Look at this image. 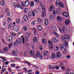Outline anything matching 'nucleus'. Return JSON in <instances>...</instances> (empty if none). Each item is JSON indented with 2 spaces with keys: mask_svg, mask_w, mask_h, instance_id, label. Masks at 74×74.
<instances>
[{
  "mask_svg": "<svg viewBox=\"0 0 74 74\" xmlns=\"http://www.w3.org/2000/svg\"><path fill=\"white\" fill-rule=\"evenodd\" d=\"M70 37V35L69 34L65 35L64 36H62L61 37V39L62 40H68Z\"/></svg>",
  "mask_w": 74,
  "mask_h": 74,
  "instance_id": "f257e3e1",
  "label": "nucleus"
},
{
  "mask_svg": "<svg viewBox=\"0 0 74 74\" xmlns=\"http://www.w3.org/2000/svg\"><path fill=\"white\" fill-rule=\"evenodd\" d=\"M36 55H37V56L38 57H40V58L41 59H42V54H40V53L39 52L37 51H36Z\"/></svg>",
  "mask_w": 74,
  "mask_h": 74,
  "instance_id": "f03ea898",
  "label": "nucleus"
},
{
  "mask_svg": "<svg viewBox=\"0 0 74 74\" xmlns=\"http://www.w3.org/2000/svg\"><path fill=\"white\" fill-rule=\"evenodd\" d=\"M13 30L17 31L18 30V26L16 25H14L13 26Z\"/></svg>",
  "mask_w": 74,
  "mask_h": 74,
  "instance_id": "7ed1b4c3",
  "label": "nucleus"
},
{
  "mask_svg": "<svg viewBox=\"0 0 74 74\" xmlns=\"http://www.w3.org/2000/svg\"><path fill=\"white\" fill-rule=\"evenodd\" d=\"M29 3L30 2L29 0H27L24 3V5L26 6L27 7V6H28V5H29Z\"/></svg>",
  "mask_w": 74,
  "mask_h": 74,
  "instance_id": "20e7f679",
  "label": "nucleus"
},
{
  "mask_svg": "<svg viewBox=\"0 0 74 74\" xmlns=\"http://www.w3.org/2000/svg\"><path fill=\"white\" fill-rule=\"evenodd\" d=\"M7 40L9 42H11L12 41V37L11 36H8L7 39Z\"/></svg>",
  "mask_w": 74,
  "mask_h": 74,
  "instance_id": "39448f33",
  "label": "nucleus"
},
{
  "mask_svg": "<svg viewBox=\"0 0 74 74\" xmlns=\"http://www.w3.org/2000/svg\"><path fill=\"white\" fill-rule=\"evenodd\" d=\"M16 42L18 44H20L22 43V40L20 38H18L16 40Z\"/></svg>",
  "mask_w": 74,
  "mask_h": 74,
  "instance_id": "423d86ee",
  "label": "nucleus"
},
{
  "mask_svg": "<svg viewBox=\"0 0 74 74\" xmlns=\"http://www.w3.org/2000/svg\"><path fill=\"white\" fill-rule=\"evenodd\" d=\"M51 41L52 42H57L58 40L56 38H52L51 39Z\"/></svg>",
  "mask_w": 74,
  "mask_h": 74,
  "instance_id": "0eeeda50",
  "label": "nucleus"
},
{
  "mask_svg": "<svg viewBox=\"0 0 74 74\" xmlns=\"http://www.w3.org/2000/svg\"><path fill=\"white\" fill-rule=\"evenodd\" d=\"M12 54L14 56H17L18 55V51H14L12 52Z\"/></svg>",
  "mask_w": 74,
  "mask_h": 74,
  "instance_id": "6e6552de",
  "label": "nucleus"
},
{
  "mask_svg": "<svg viewBox=\"0 0 74 74\" xmlns=\"http://www.w3.org/2000/svg\"><path fill=\"white\" fill-rule=\"evenodd\" d=\"M13 5L14 7H17L18 8H19V5L17 4L16 2H14L13 3Z\"/></svg>",
  "mask_w": 74,
  "mask_h": 74,
  "instance_id": "1a4fd4ad",
  "label": "nucleus"
},
{
  "mask_svg": "<svg viewBox=\"0 0 74 74\" xmlns=\"http://www.w3.org/2000/svg\"><path fill=\"white\" fill-rule=\"evenodd\" d=\"M23 19L24 20L25 22H27V20H28V18L27 17V16L26 15H25L23 16Z\"/></svg>",
  "mask_w": 74,
  "mask_h": 74,
  "instance_id": "9d476101",
  "label": "nucleus"
},
{
  "mask_svg": "<svg viewBox=\"0 0 74 74\" xmlns=\"http://www.w3.org/2000/svg\"><path fill=\"white\" fill-rule=\"evenodd\" d=\"M56 55L57 58H59L61 56V53L60 52H58Z\"/></svg>",
  "mask_w": 74,
  "mask_h": 74,
  "instance_id": "9b49d317",
  "label": "nucleus"
},
{
  "mask_svg": "<svg viewBox=\"0 0 74 74\" xmlns=\"http://www.w3.org/2000/svg\"><path fill=\"white\" fill-rule=\"evenodd\" d=\"M70 23V21L69 20H67L65 21V23L66 25H68Z\"/></svg>",
  "mask_w": 74,
  "mask_h": 74,
  "instance_id": "f8f14e48",
  "label": "nucleus"
},
{
  "mask_svg": "<svg viewBox=\"0 0 74 74\" xmlns=\"http://www.w3.org/2000/svg\"><path fill=\"white\" fill-rule=\"evenodd\" d=\"M37 38L36 36L34 37L33 38V42L34 43H36L37 42Z\"/></svg>",
  "mask_w": 74,
  "mask_h": 74,
  "instance_id": "ddd939ff",
  "label": "nucleus"
},
{
  "mask_svg": "<svg viewBox=\"0 0 74 74\" xmlns=\"http://www.w3.org/2000/svg\"><path fill=\"white\" fill-rule=\"evenodd\" d=\"M29 53L31 56H33V55L35 54V52L34 51L32 50L30 51H29Z\"/></svg>",
  "mask_w": 74,
  "mask_h": 74,
  "instance_id": "4468645a",
  "label": "nucleus"
},
{
  "mask_svg": "<svg viewBox=\"0 0 74 74\" xmlns=\"http://www.w3.org/2000/svg\"><path fill=\"white\" fill-rule=\"evenodd\" d=\"M59 6H60V7H64V5H63V4L61 2H60L59 3Z\"/></svg>",
  "mask_w": 74,
  "mask_h": 74,
  "instance_id": "2eb2a0df",
  "label": "nucleus"
},
{
  "mask_svg": "<svg viewBox=\"0 0 74 74\" xmlns=\"http://www.w3.org/2000/svg\"><path fill=\"white\" fill-rule=\"evenodd\" d=\"M48 21L47 19H45V25H47L48 24Z\"/></svg>",
  "mask_w": 74,
  "mask_h": 74,
  "instance_id": "dca6fc26",
  "label": "nucleus"
},
{
  "mask_svg": "<svg viewBox=\"0 0 74 74\" xmlns=\"http://www.w3.org/2000/svg\"><path fill=\"white\" fill-rule=\"evenodd\" d=\"M63 44H61L59 46V48L61 50H62V49H63Z\"/></svg>",
  "mask_w": 74,
  "mask_h": 74,
  "instance_id": "f3484780",
  "label": "nucleus"
},
{
  "mask_svg": "<svg viewBox=\"0 0 74 74\" xmlns=\"http://www.w3.org/2000/svg\"><path fill=\"white\" fill-rule=\"evenodd\" d=\"M42 42L43 43V44H47V41L46 40V39H45L43 38L42 40Z\"/></svg>",
  "mask_w": 74,
  "mask_h": 74,
  "instance_id": "a211bd4d",
  "label": "nucleus"
},
{
  "mask_svg": "<svg viewBox=\"0 0 74 74\" xmlns=\"http://www.w3.org/2000/svg\"><path fill=\"white\" fill-rule=\"evenodd\" d=\"M60 3V2L59 1V0H56L55 4L56 5H59V4Z\"/></svg>",
  "mask_w": 74,
  "mask_h": 74,
  "instance_id": "6ab92c4d",
  "label": "nucleus"
},
{
  "mask_svg": "<svg viewBox=\"0 0 74 74\" xmlns=\"http://www.w3.org/2000/svg\"><path fill=\"white\" fill-rule=\"evenodd\" d=\"M48 51H45L43 52V55L44 56H47V55H48Z\"/></svg>",
  "mask_w": 74,
  "mask_h": 74,
  "instance_id": "aec40b11",
  "label": "nucleus"
},
{
  "mask_svg": "<svg viewBox=\"0 0 74 74\" xmlns=\"http://www.w3.org/2000/svg\"><path fill=\"white\" fill-rule=\"evenodd\" d=\"M12 23H9L8 26V29H11V27H12Z\"/></svg>",
  "mask_w": 74,
  "mask_h": 74,
  "instance_id": "412c9836",
  "label": "nucleus"
},
{
  "mask_svg": "<svg viewBox=\"0 0 74 74\" xmlns=\"http://www.w3.org/2000/svg\"><path fill=\"white\" fill-rule=\"evenodd\" d=\"M56 56L55 54L52 53L51 54V58L52 59H55L56 58Z\"/></svg>",
  "mask_w": 74,
  "mask_h": 74,
  "instance_id": "4be33fe9",
  "label": "nucleus"
},
{
  "mask_svg": "<svg viewBox=\"0 0 74 74\" xmlns=\"http://www.w3.org/2000/svg\"><path fill=\"white\" fill-rule=\"evenodd\" d=\"M53 34L54 35H55V36L57 37H59V36L58 34H57V33L55 32H53Z\"/></svg>",
  "mask_w": 74,
  "mask_h": 74,
  "instance_id": "5701e85b",
  "label": "nucleus"
},
{
  "mask_svg": "<svg viewBox=\"0 0 74 74\" xmlns=\"http://www.w3.org/2000/svg\"><path fill=\"white\" fill-rule=\"evenodd\" d=\"M37 29L39 31L41 30L42 29V27H41V25L38 26L37 27Z\"/></svg>",
  "mask_w": 74,
  "mask_h": 74,
  "instance_id": "b1692460",
  "label": "nucleus"
},
{
  "mask_svg": "<svg viewBox=\"0 0 74 74\" xmlns=\"http://www.w3.org/2000/svg\"><path fill=\"white\" fill-rule=\"evenodd\" d=\"M28 54H29V52L28 51H26L24 52V56H26Z\"/></svg>",
  "mask_w": 74,
  "mask_h": 74,
  "instance_id": "393cba45",
  "label": "nucleus"
},
{
  "mask_svg": "<svg viewBox=\"0 0 74 74\" xmlns=\"http://www.w3.org/2000/svg\"><path fill=\"white\" fill-rule=\"evenodd\" d=\"M24 63H27V64L29 67H30V65H31L32 64L31 63H30V62H29L24 61Z\"/></svg>",
  "mask_w": 74,
  "mask_h": 74,
  "instance_id": "a878e982",
  "label": "nucleus"
},
{
  "mask_svg": "<svg viewBox=\"0 0 74 74\" xmlns=\"http://www.w3.org/2000/svg\"><path fill=\"white\" fill-rule=\"evenodd\" d=\"M23 29L24 31H26L27 29V26H24L23 27Z\"/></svg>",
  "mask_w": 74,
  "mask_h": 74,
  "instance_id": "bb28decb",
  "label": "nucleus"
},
{
  "mask_svg": "<svg viewBox=\"0 0 74 74\" xmlns=\"http://www.w3.org/2000/svg\"><path fill=\"white\" fill-rule=\"evenodd\" d=\"M41 16L42 17H45L46 16V14L44 12H43L41 14Z\"/></svg>",
  "mask_w": 74,
  "mask_h": 74,
  "instance_id": "cd10ccee",
  "label": "nucleus"
},
{
  "mask_svg": "<svg viewBox=\"0 0 74 74\" xmlns=\"http://www.w3.org/2000/svg\"><path fill=\"white\" fill-rule=\"evenodd\" d=\"M57 20L59 21H60L62 20V18L60 16H58L57 17Z\"/></svg>",
  "mask_w": 74,
  "mask_h": 74,
  "instance_id": "c85d7f7f",
  "label": "nucleus"
},
{
  "mask_svg": "<svg viewBox=\"0 0 74 74\" xmlns=\"http://www.w3.org/2000/svg\"><path fill=\"white\" fill-rule=\"evenodd\" d=\"M70 69H67L66 70V74H69V73H70Z\"/></svg>",
  "mask_w": 74,
  "mask_h": 74,
  "instance_id": "c756f323",
  "label": "nucleus"
},
{
  "mask_svg": "<svg viewBox=\"0 0 74 74\" xmlns=\"http://www.w3.org/2000/svg\"><path fill=\"white\" fill-rule=\"evenodd\" d=\"M31 6L32 7H33L34 6V1H32L30 3Z\"/></svg>",
  "mask_w": 74,
  "mask_h": 74,
  "instance_id": "7c9ffc66",
  "label": "nucleus"
},
{
  "mask_svg": "<svg viewBox=\"0 0 74 74\" xmlns=\"http://www.w3.org/2000/svg\"><path fill=\"white\" fill-rule=\"evenodd\" d=\"M31 14H32V15L33 16H35V15L36 14H35V13L33 11H31Z\"/></svg>",
  "mask_w": 74,
  "mask_h": 74,
  "instance_id": "2f4dec72",
  "label": "nucleus"
},
{
  "mask_svg": "<svg viewBox=\"0 0 74 74\" xmlns=\"http://www.w3.org/2000/svg\"><path fill=\"white\" fill-rule=\"evenodd\" d=\"M8 47H5L4 49H3V51L5 52H7V51H8Z\"/></svg>",
  "mask_w": 74,
  "mask_h": 74,
  "instance_id": "473e14b6",
  "label": "nucleus"
},
{
  "mask_svg": "<svg viewBox=\"0 0 74 74\" xmlns=\"http://www.w3.org/2000/svg\"><path fill=\"white\" fill-rule=\"evenodd\" d=\"M32 14L31 12H30L28 14V17L29 18H31V17L32 16Z\"/></svg>",
  "mask_w": 74,
  "mask_h": 74,
  "instance_id": "72a5a7b5",
  "label": "nucleus"
},
{
  "mask_svg": "<svg viewBox=\"0 0 74 74\" xmlns=\"http://www.w3.org/2000/svg\"><path fill=\"white\" fill-rule=\"evenodd\" d=\"M25 13H27L28 12V10L27 8H25L24 10Z\"/></svg>",
  "mask_w": 74,
  "mask_h": 74,
  "instance_id": "f704fd0d",
  "label": "nucleus"
},
{
  "mask_svg": "<svg viewBox=\"0 0 74 74\" xmlns=\"http://www.w3.org/2000/svg\"><path fill=\"white\" fill-rule=\"evenodd\" d=\"M42 10L43 12H45V7L44 6H42Z\"/></svg>",
  "mask_w": 74,
  "mask_h": 74,
  "instance_id": "c9c22d12",
  "label": "nucleus"
},
{
  "mask_svg": "<svg viewBox=\"0 0 74 74\" xmlns=\"http://www.w3.org/2000/svg\"><path fill=\"white\" fill-rule=\"evenodd\" d=\"M64 45L65 46H67L68 45V43L66 41H65Z\"/></svg>",
  "mask_w": 74,
  "mask_h": 74,
  "instance_id": "e433bc0d",
  "label": "nucleus"
},
{
  "mask_svg": "<svg viewBox=\"0 0 74 74\" xmlns=\"http://www.w3.org/2000/svg\"><path fill=\"white\" fill-rule=\"evenodd\" d=\"M50 11H53V6H51L50 8Z\"/></svg>",
  "mask_w": 74,
  "mask_h": 74,
  "instance_id": "4c0bfd02",
  "label": "nucleus"
},
{
  "mask_svg": "<svg viewBox=\"0 0 74 74\" xmlns=\"http://www.w3.org/2000/svg\"><path fill=\"white\" fill-rule=\"evenodd\" d=\"M54 48L55 51H58L59 50V47H55Z\"/></svg>",
  "mask_w": 74,
  "mask_h": 74,
  "instance_id": "58836bf2",
  "label": "nucleus"
},
{
  "mask_svg": "<svg viewBox=\"0 0 74 74\" xmlns=\"http://www.w3.org/2000/svg\"><path fill=\"white\" fill-rule=\"evenodd\" d=\"M62 30L64 33H65L66 32V30H65V27H63Z\"/></svg>",
  "mask_w": 74,
  "mask_h": 74,
  "instance_id": "ea45409f",
  "label": "nucleus"
},
{
  "mask_svg": "<svg viewBox=\"0 0 74 74\" xmlns=\"http://www.w3.org/2000/svg\"><path fill=\"white\" fill-rule=\"evenodd\" d=\"M11 34L12 36H16V34L12 32L11 33Z\"/></svg>",
  "mask_w": 74,
  "mask_h": 74,
  "instance_id": "a19ab883",
  "label": "nucleus"
},
{
  "mask_svg": "<svg viewBox=\"0 0 74 74\" xmlns=\"http://www.w3.org/2000/svg\"><path fill=\"white\" fill-rule=\"evenodd\" d=\"M38 22L40 23H41L42 22V20L41 19H40V18H38L37 20Z\"/></svg>",
  "mask_w": 74,
  "mask_h": 74,
  "instance_id": "79ce46f5",
  "label": "nucleus"
},
{
  "mask_svg": "<svg viewBox=\"0 0 74 74\" xmlns=\"http://www.w3.org/2000/svg\"><path fill=\"white\" fill-rule=\"evenodd\" d=\"M21 22V21H20V20L19 19H17L16 21V23H19Z\"/></svg>",
  "mask_w": 74,
  "mask_h": 74,
  "instance_id": "37998d69",
  "label": "nucleus"
},
{
  "mask_svg": "<svg viewBox=\"0 0 74 74\" xmlns=\"http://www.w3.org/2000/svg\"><path fill=\"white\" fill-rule=\"evenodd\" d=\"M26 37H28L30 36V34L29 33H27L25 34Z\"/></svg>",
  "mask_w": 74,
  "mask_h": 74,
  "instance_id": "c03bdc74",
  "label": "nucleus"
},
{
  "mask_svg": "<svg viewBox=\"0 0 74 74\" xmlns=\"http://www.w3.org/2000/svg\"><path fill=\"white\" fill-rule=\"evenodd\" d=\"M53 46V44H51V45H49V49H52Z\"/></svg>",
  "mask_w": 74,
  "mask_h": 74,
  "instance_id": "a18cd8bd",
  "label": "nucleus"
},
{
  "mask_svg": "<svg viewBox=\"0 0 74 74\" xmlns=\"http://www.w3.org/2000/svg\"><path fill=\"white\" fill-rule=\"evenodd\" d=\"M16 66V65L14 64H11L10 65V66H11V67H15Z\"/></svg>",
  "mask_w": 74,
  "mask_h": 74,
  "instance_id": "49530a36",
  "label": "nucleus"
},
{
  "mask_svg": "<svg viewBox=\"0 0 74 74\" xmlns=\"http://www.w3.org/2000/svg\"><path fill=\"white\" fill-rule=\"evenodd\" d=\"M52 29L53 31H54V32L56 31L57 30H56V27H53L52 28Z\"/></svg>",
  "mask_w": 74,
  "mask_h": 74,
  "instance_id": "de8ad7c7",
  "label": "nucleus"
},
{
  "mask_svg": "<svg viewBox=\"0 0 74 74\" xmlns=\"http://www.w3.org/2000/svg\"><path fill=\"white\" fill-rule=\"evenodd\" d=\"M1 4L2 5H4V4H5V3H4L3 1H1Z\"/></svg>",
  "mask_w": 74,
  "mask_h": 74,
  "instance_id": "09e8293b",
  "label": "nucleus"
},
{
  "mask_svg": "<svg viewBox=\"0 0 74 74\" xmlns=\"http://www.w3.org/2000/svg\"><path fill=\"white\" fill-rule=\"evenodd\" d=\"M2 71L3 72H5L6 71V69L5 68H2Z\"/></svg>",
  "mask_w": 74,
  "mask_h": 74,
  "instance_id": "8fccbe9b",
  "label": "nucleus"
},
{
  "mask_svg": "<svg viewBox=\"0 0 74 74\" xmlns=\"http://www.w3.org/2000/svg\"><path fill=\"white\" fill-rule=\"evenodd\" d=\"M49 69H51V70H53V69H55V66H53L51 68H49Z\"/></svg>",
  "mask_w": 74,
  "mask_h": 74,
  "instance_id": "3c124183",
  "label": "nucleus"
},
{
  "mask_svg": "<svg viewBox=\"0 0 74 74\" xmlns=\"http://www.w3.org/2000/svg\"><path fill=\"white\" fill-rule=\"evenodd\" d=\"M55 69H56L57 70H59V67L58 66H55Z\"/></svg>",
  "mask_w": 74,
  "mask_h": 74,
  "instance_id": "603ef678",
  "label": "nucleus"
},
{
  "mask_svg": "<svg viewBox=\"0 0 74 74\" xmlns=\"http://www.w3.org/2000/svg\"><path fill=\"white\" fill-rule=\"evenodd\" d=\"M61 69H62L63 70H65V67L62 66L61 68Z\"/></svg>",
  "mask_w": 74,
  "mask_h": 74,
  "instance_id": "864d4df0",
  "label": "nucleus"
},
{
  "mask_svg": "<svg viewBox=\"0 0 74 74\" xmlns=\"http://www.w3.org/2000/svg\"><path fill=\"white\" fill-rule=\"evenodd\" d=\"M53 16L52 15L49 16V18L50 19H51V20H52V19H53Z\"/></svg>",
  "mask_w": 74,
  "mask_h": 74,
  "instance_id": "5fc2aeb1",
  "label": "nucleus"
},
{
  "mask_svg": "<svg viewBox=\"0 0 74 74\" xmlns=\"http://www.w3.org/2000/svg\"><path fill=\"white\" fill-rule=\"evenodd\" d=\"M3 60V62H6V61L7 60L5 58H1Z\"/></svg>",
  "mask_w": 74,
  "mask_h": 74,
  "instance_id": "6e6d98bb",
  "label": "nucleus"
},
{
  "mask_svg": "<svg viewBox=\"0 0 74 74\" xmlns=\"http://www.w3.org/2000/svg\"><path fill=\"white\" fill-rule=\"evenodd\" d=\"M34 56V58H35V59H37V57H38L35 54L33 55Z\"/></svg>",
  "mask_w": 74,
  "mask_h": 74,
  "instance_id": "4d7b16f0",
  "label": "nucleus"
},
{
  "mask_svg": "<svg viewBox=\"0 0 74 74\" xmlns=\"http://www.w3.org/2000/svg\"><path fill=\"white\" fill-rule=\"evenodd\" d=\"M67 12H63V15L64 16L65 15H66V14H67Z\"/></svg>",
  "mask_w": 74,
  "mask_h": 74,
  "instance_id": "13d9d810",
  "label": "nucleus"
},
{
  "mask_svg": "<svg viewBox=\"0 0 74 74\" xmlns=\"http://www.w3.org/2000/svg\"><path fill=\"white\" fill-rule=\"evenodd\" d=\"M38 9H34V11L35 12V13H37V12H38V11H37V10H38Z\"/></svg>",
  "mask_w": 74,
  "mask_h": 74,
  "instance_id": "bf43d9fd",
  "label": "nucleus"
},
{
  "mask_svg": "<svg viewBox=\"0 0 74 74\" xmlns=\"http://www.w3.org/2000/svg\"><path fill=\"white\" fill-rule=\"evenodd\" d=\"M12 45V43L9 44L8 46L9 48H11V47Z\"/></svg>",
  "mask_w": 74,
  "mask_h": 74,
  "instance_id": "052dcab7",
  "label": "nucleus"
},
{
  "mask_svg": "<svg viewBox=\"0 0 74 74\" xmlns=\"http://www.w3.org/2000/svg\"><path fill=\"white\" fill-rule=\"evenodd\" d=\"M23 41V43L24 44L25 43V38L24 37L22 39Z\"/></svg>",
  "mask_w": 74,
  "mask_h": 74,
  "instance_id": "680f3d73",
  "label": "nucleus"
},
{
  "mask_svg": "<svg viewBox=\"0 0 74 74\" xmlns=\"http://www.w3.org/2000/svg\"><path fill=\"white\" fill-rule=\"evenodd\" d=\"M25 41L26 42H28L29 41V39H28V38H27V37H26Z\"/></svg>",
  "mask_w": 74,
  "mask_h": 74,
  "instance_id": "e2e57ef3",
  "label": "nucleus"
},
{
  "mask_svg": "<svg viewBox=\"0 0 74 74\" xmlns=\"http://www.w3.org/2000/svg\"><path fill=\"white\" fill-rule=\"evenodd\" d=\"M65 17H68L69 16V14H68V13H67V14H66L65 15V16H64Z\"/></svg>",
  "mask_w": 74,
  "mask_h": 74,
  "instance_id": "0e129e2a",
  "label": "nucleus"
},
{
  "mask_svg": "<svg viewBox=\"0 0 74 74\" xmlns=\"http://www.w3.org/2000/svg\"><path fill=\"white\" fill-rule=\"evenodd\" d=\"M10 21H11V18L10 17H8V21L9 22H10Z\"/></svg>",
  "mask_w": 74,
  "mask_h": 74,
  "instance_id": "69168bd1",
  "label": "nucleus"
},
{
  "mask_svg": "<svg viewBox=\"0 0 74 74\" xmlns=\"http://www.w3.org/2000/svg\"><path fill=\"white\" fill-rule=\"evenodd\" d=\"M39 49L40 50H42V47L41 46H40L39 47Z\"/></svg>",
  "mask_w": 74,
  "mask_h": 74,
  "instance_id": "338daca9",
  "label": "nucleus"
},
{
  "mask_svg": "<svg viewBox=\"0 0 74 74\" xmlns=\"http://www.w3.org/2000/svg\"><path fill=\"white\" fill-rule=\"evenodd\" d=\"M34 1H35V2L36 3H38V2H39V0H34Z\"/></svg>",
  "mask_w": 74,
  "mask_h": 74,
  "instance_id": "774afa93",
  "label": "nucleus"
}]
</instances>
